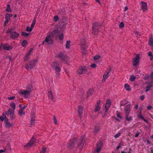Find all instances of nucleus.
Listing matches in <instances>:
<instances>
[{
    "label": "nucleus",
    "mask_w": 153,
    "mask_h": 153,
    "mask_svg": "<svg viewBox=\"0 0 153 153\" xmlns=\"http://www.w3.org/2000/svg\"><path fill=\"white\" fill-rule=\"evenodd\" d=\"M37 62L38 60L36 59H35L30 61L25 65V68L27 70H29L33 68Z\"/></svg>",
    "instance_id": "nucleus-1"
},
{
    "label": "nucleus",
    "mask_w": 153,
    "mask_h": 153,
    "mask_svg": "<svg viewBox=\"0 0 153 153\" xmlns=\"http://www.w3.org/2000/svg\"><path fill=\"white\" fill-rule=\"evenodd\" d=\"M53 43V36L51 34L47 36L42 43L43 45L52 44Z\"/></svg>",
    "instance_id": "nucleus-2"
},
{
    "label": "nucleus",
    "mask_w": 153,
    "mask_h": 153,
    "mask_svg": "<svg viewBox=\"0 0 153 153\" xmlns=\"http://www.w3.org/2000/svg\"><path fill=\"white\" fill-rule=\"evenodd\" d=\"M51 66L56 72H59L60 71V68L59 66L58 63L57 62H53L51 65Z\"/></svg>",
    "instance_id": "nucleus-3"
},
{
    "label": "nucleus",
    "mask_w": 153,
    "mask_h": 153,
    "mask_svg": "<svg viewBox=\"0 0 153 153\" xmlns=\"http://www.w3.org/2000/svg\"><path fill=\"white\" fill-rule=\"evenodd\" d=\"M140 60V57L139 55L137 54L133 59L132 63L134 66H137L139 63Z\"/></svg>",
    "instance_id": "nucleus-4"
},
{
    "label": "nucleus",
    "mask_w": 153,
    "mask_h": 153,
    "mask_svg": "<svg viewBox=\"0 0 153 153\" xmlns=\"http://www.w3.org/2000/svg\"><path fill=\"white\" fill-rule=\"evenodd\" d=\"M31 92V91L21 90L19 91V93L23 95L26 97H28Z\"/></svg>",
    "instance_id": "nucleus-5"
},
{
    "label": "nucleus",
    "mask_w": 153,
    "mask_h": 153,
    "mask_svg": "<svg viewBox=\"0 0 153 153\" xmlns=\"http://www.w3.org/2000/svg\"><path fill=\"white\" fill-rule=\"evenodd\" d=\"M141 7L144 12L146 11L147 10V3L143 1L141 2Z\"/></svg>",
    "instance_id": "nucleus-6"
},
{
    "label": "nucleus",
    "mask_w": 153,
    "mask_h": 153,
    "mask_svg": "<svg viewBox=\"0 0 153 153\" xmlns=\"http://www.w3.org/2000/svg\"><path fill=\"white\" fill-rule=\"evenodd\" d=\"M14 110L11 109V108H10L8 110L7 112L6 113L8 116H10V118L11 119H13L14 118Z\"/></svg>",
    "instance_id": "nucleus-7"
},
{
    "label": "nucleus",
    "mask_w": 153,
    "mask_h": 153,
    "mask_svg": "<svg viewBox=\"0 0 153 153\" xmlns=\"http://www.w3.org/2000/svg\"><path fill=\"white\" fill-rule=\"evenodd\" d=\"M111 104V101L110 99H108L106 101L105 105V112H107L110 108Z\"/></svg>",
    "instance_id": "nucleus-8"
},
{
    "label": "nucleus",
    "mask_w": 153,
    "mask_h": 153,
    "mask_svg": "<svg viewBox=\"0 0 153 153\" xmlns=\"http://www.w3.org/2000/svg\"><path fill=\"white\" fill-rule=\"evenodd\" d=\"M86 67L85 66H83L80 67L78 70L77 72L78 74H82L85 72L86 71Z\"/></svg>",
    "instance_id": "nucleus-9"
},
{
    "label": "nucleus",
    "mask_w": 153,
    "mask_h": 153,
    "mask_svg": "<svg viewBox=\"0 0 153 153\" xmlns=\"http://www.w3.org/2000/svg\"><path fill=\"white\" fill-rule=\"evenodd\" d=\"M110 70H107L106 71V74H105L103 75V79L102 80V82H104L105 80L107 79L109 76V74L110 73Z\"/></svg>",
    "instance_id": "nucleus-10"
},
{
    "label": "nucleus",
    "mask_w": 153,
    "mask_h": 153,
    "mask_svg": "<svg viewBox=\"0 0 153 153\" xmlns=\"http://www.w3.org/2000/svg\"><path fill=\"white\" fill-rule=\"evenodd\" d=\"M10 36L12 38L15 39L18 38L19 36V34L16 32H13L11 33Z\"/></svg>",
    "instance_id": "nucleus-11"
},
{
    "label": "nucleus",
    "mask_w": 153,
    "mask_h": 153,
    "mask_svg": "<svg viewBox=\"0 0 153 153\" xmlns=\"http://www.w3.org/2000/svg\"><path fill=\"white\" fill-rule=\"evenodd\" d=\"M85 142L84 140H82L78 144V148L80 150H81L85 145Z\"/></svg>",
    "instance_id": "nucleus-12"
},
{
    "label": "nucleus",
    "mask_w": 153,
    "mask_h": 153,
    "mask_svg": "<svg viewBox=\"0 0 153 153\" xmlns=\"http://www.w3.org/2000/svg\"><path fill=\"white\" fill-rule=\"evenodd\" d=\"M49 150L45 146H43L40 153H48Z\"/></svg>",
    "instance_id": "nucleus-13"
},
{
    "label": "nucleus",
    "mask_w": 153,
    "mask_h": 153,
    "mask_svg": "<svg viewBox=\"0 0 153 153\" xmlns=\"http://www.w3.org/2000/svg\"><path fill=\"white\" fill-rule=\"evenodd\" d=\"M12 15L11 14H7L6 15L5 19L6 21L4 22V25H6L9 22L10 19V18L11 17Z\"/></svg>",
    "instance_id": "nucleus-14"
},
{
    "label": "nucleus",
    "mask_w": 153,
    "mask_h": 153,
    "mask_svg": "<svg viewBox=\"0 0 153 153\" xmlns=\"http://www.w3.org/2000/svg\"><path fill=\"white\" fill-rule=\"evenodd\" d=\"M120 104L121 105H126V106L128 105H130V102L128 101L124 100L121 101Z\"/></svg>",
    "instance_id": "nucleus-15"
},
{
    "label": "nucleus",
    "mask_w": 153,
    "mask_h": 153,
    "mask_svg": "<svg viewBox=\"0 0 153 153\" xmlns=\"http://www.w3.org/2000/svg\"><path fill=\"white\" fill-rule=\"evenodd\" d=\"M102 149V144L100 143L99 144H98L95 150V152L96 153H98L101 151Z\"/></svg>",
    "instance_id": "nucleus-16"
},
{
    "label": "nucleus",
    "mask_w": 153,
    "mask_h": 153,
    "mask_svg": "<svg viewBox=\"0 0 153 153\" xmlns=\"http://www.w3.org/2000/svg\"><path fill=\"white\" fill-rule=\"evenodd\" d=\"M36 139L35 138L32 137L29 143L27 144V146H30L35 142Z\"/></svg>",
    "instance_id": "nucleus-17"
},
{
    "label": "nucleus",
    "mask_w": 153,
    "mask_h": 153,
    "mask_svg": "<svg viewBox=\"0 0 153 153\" xmlns=\"http://www.w3.org/2000/svg\"><path fill=\"white\" fill-rule=\"evenodd\" d=\"M125 114H129L130 111V105L126 106L125 108Z\"/></svg>",
    "instance_id": "nucleus-18"
},
{
    "label": "nucleus",
    "mask_w": 153,
    "mask_h": 153,
    "mask_svg": "<svg viewBox=\"0 0 153 153\" xmlns=\"http://www.w3.org/2000/svg\"><path fill=\"white\" fill-rule=\"evenodd\" d=\"M83 108L82 107L79 106L78 107V113L80 116H81L82 114Z\"/></svg>",
    "instance_id": "nucleus-19"
},
{
    "label": "nucleus",
    "mask_w": 153,
    "mask_h": 153,
    "mask_svg": "<svg viewBox=\"0 0 153 153\" xmlns=\"http://www.w3.org/2000/svg\"><path fill=\"white\" fill-rule=\"evenodd\" d=\"M124 87L126 90L128 91H130L131 90L129 85L128 83L125 84L124 85Z\"/></svg>",
    "instance_id": "nucleus-20"
},
{
    "label": "nucleus",
    "mask_w": 153,
    "mask_h": 153,
    "mask_svg": "<svg viewBox=\"0 0 153 153\" xmlns=\"http://www.w3.org/2000/svg\"><path fill=\"white\" fill-rule=\"evenodd\" d=\"M8 119L6 117L5 114H3L0 117V120L1 121H4L5 122L6 120H7Z\"/></svg>",
    "instance_id": "nucleus-21"
},
{
    "label": "nucleus",
    "mask_w": 153,
    "mask_h": 153,
    "mask_svg": "<svg viewBox=\"0 0 153 153\" xmlns=\"http://www.w3.org/2000/svg\"><path fill=\"white\" fill-rule=\"evenodd\" d=\"M125 119L126 120L129 121H131L132 120V118L131 117L129 116V114H125Z\"/></svg>",
    "instance_id": "nucleus-22"
},
{
    "label": "nucleus",
    "mask_w": 153,
    "mask_h": 153,
    "mask_svg": "<svg viewBox=\"0 0 153 153\" xmlns=\"http://www.w3.org/2000/svg\"><path fill=\"white\" fill-rule=\"evenodd\" d=\"M5 126L8 128H9L12 126L13 125L12 124L9 122L8 120H6L5 122Z\"/></svg>",
    "instance_id": "nucleus-23"
},
{
    "label": "nucleus",
    "mask_w": 153,
    "mask_h": 153,
    "mask_svg": "<svg viewBox=\"0 0 153 153\" xmlns=\"http://www.w3.org/2000/svg\"><path fill=\"white\" fill-rule=\"evenodd\" d=\"M148 44L149 45L153 47V39L152 37H150L149 38Z\"/></svg>",
    "instance_id": "nucleus-24"
},
{
    "label": "nucleus",
    "mask_w": 153,
    "mask_h": 153,
    "mask_svg": "<svg viewBox=\"0 0 153 153\" xmlns=\"http://www.w3.org/2000/svg\"><path fill=\"white\" fill-rule=\"evenodd\" d=\"M10 105L11 108H10L11 109L15 110L16 108V105L14 102L10 103Z\"/></svg>",
    "instance_id": "nucleus-25"
},
{
    "label": "nucleus",
    "mask_w": 153,
    "mask_h": 153,
    "mask_svg": "<svg viewBox=\"0 0 153 153\" xmlns=\"http://www.w3.org/2000/svg\"><path fill=\"white\" fill-rule=\"evenodd\" d=\"M18 114L20 116H22L25 114V113L23 111V108H22L19 110Z\"/></svg>",
    "instance_id": "nucleus-26"
},
{
    "label": "nucleus",
    "mask_w": 153,
    "mask_h": 153,
    "mask_svg": "<svg viewBox=\"0 0 153 153\" xmlns=\"http://www.w3.org/2000/svg\"><path fill=\"white\" fill-rule=\"evenodd\" d=\"M68 58L66 56L64 57L63 58V62L64 63H66L68 62Z\"/></svg>",
    "instance_id": "nucleus-27"
},
{
    "label": "nucleus",
    "mask_w": 153,
    "mask_h": 153,
    "mask_svg": "<svg viewBox=\"0 0 153 153\" xmlns=\"http://www.w3.org/2000/svg\"><path fill=\"white\" fill-rule=\"evenodd\" d=\"M100 105H96L95 106V108L94 109V111L95 112H97L99 111L100 109Z\"/></svg>",
    "instance_id": "nucleus-28"
},
{
    "label": "nucleus",
    "mask_w": 153,
    "mask_h": 153,
    "mask_svg": "<svg viewBox=\"0 0 153 153\" xmlns=\"http://www.w3.org/2000/svg\"><path fill=\"white\" fill-rule=\"evenodd\" d=\"M94 92V91L92 89H90L89 90L87 93V97H89V96L93 94Z\"/></svg>",
    "instance_id": "nucleus-29"
},
{
    "label": "nucleus",
    "mask_w": 153,
    "mask_h": 153,
    "mask_svg": "<svg viewBox=\"0 0 153 153\" xmlns=\"http://www.w3.org/2000/svg\"><path fill=\"white\" fill-rule=\"evenodd\" d=\"M148 56L149 57L150 60L152 61L153 60V55L151 52H149Z\"/></svg>",
    "instance_id": "nucleus-30"
},
{
    "label": "nucleus",
    "mask_w": 153,
    "mask_h": 153,
    "mask_svg": "<svg viewBox=\"0 0 153 153\" xmlns=\"http://www.w3.org/2000/svg\"><path fill=\"white\" fill-rule=\"evenodd\" d=\"M58 32L59 30H55L52 32L51 35H52V36H53L56 35V34L57 33H58Z\"/></svg>",
    "instance_id": "nucleus-31"
},
{
    "label": "nucleus",
    "mask_w": 153,
    "mask_h": 153,
    "mask_svg": "<svg viewBox=\"0 0 153 153\" xmlns=\"http://www.w3.org/2000/svg\"><path fill=\"white\" fill-rule=\"evenodd\" d=\"M27 44V42L26 40H24L22 43V45L23 47H25Z\"/></svg>",
    "instance_id": "nucleus-32"
},
{
    "label": "nucleus",
    "mask_w": 153,
    "mask_h": 153,
    "mask_svg": "<svg viewBox=\"0 0 153 153\" xmlns=\"http://www.w3.org/2000/svg\"><path fill=\"white\" fill-rule=\"evenodd\" d=\"M87 43H85L84 44H82L81 46V48L82 49H85L87 48Z\"/></svg>",
    "instance_id": "nucleus-33"
},
{
    "label": "nucleus",
    "mask_w": 153,
    "mask_h": 153,
    "mask_svg": "<svg viewBox=\"0 0 153 153\" xmlns=\"http://www.w3.org/2000/svg\"><path fill=\"white\" fill-rule=\"evenodd\" d=\"M71 42L70 41H66V47L67 48H69L70 47Z\"/></svg>",
    "instance_id": "nucleus-34"
},
{
    "label": "nucleus",
    "mask_w": 153,
    "mask_h": 153,
    "mask_svg": "<svg viewBox=\"0 0 153 153\" xmlns=\"http://www.w3.org/2000/svg\"><path fill=\"white\" fill-rule=\"evenodd\" d=\"M136 79V77L134 76H131L129 78L130 80L132 82L134 81Z\"/></svg>",
    "instance_id": "nucleus-35"
},
{
    "label": "nucleus",
    "mask_w": 153,
    "mask_h": 153,
    "mask_svg": "<svg viewBox=\"0 0 153 153\" xmlns=\"http://www.w3.org/2000/svg\"><path fill=\"white\" fill-rule=\"evenodd\" d=\"M100 56L99 55H96L94 57V59L95 60H96L100 59Z\"/></svg>",
    "instance_id": "nucleus-36"
},
{
    "label": "nucleus",
    "mask_w": 153,
    "mask_h": 153,
    "mask_svg": "<svg viewBox=\"0 0 153 153\" xmlns=\"http://www.w3.org/2000/svg\"><path fill=\"white\" fill-rule=\"evenodd\" d=\"M124 26V25L123 22H121L119 24V27L120 28H123Z\"/></svg>",
    "instance_id": "nucleus-37"
},
{
    "label": "nucleus",
    "mask_w": 153,
    "mask_h": 153,
    "mask_svg": "<svg viewBox=\"0 0 153 153\" xmlns=\"http://www.w3.org/2000/svg\"><path fill=\"white\" fill-rule=\"evenodd\" d=\"M22 35L24 36H29V34L28 33L22 32Z\"/></svg>",
    "instance_id": "nucleus-38"
},
{
    "label": "nucleus",
    "mask_w": 153,
    "mask_h": 153,
    "mask_svg": "<svg viewBox=\"0 0 153 153\" xmlns=\"http://www.w3.org/2000/svg\"><path fill=\"white\" fill-rule=\"evenodd\" d=\"M6 11L7 12H10L11 11V10L10 8V5H7V8L6 10Z\"/></svg>",
    "instance_id": "nucleus-39"
},
{
    "label": "nucleus",
    "mask_w": 153,
    "mask_h": 153,
    "mask_svg": "<svg viewBox=\"0 0 153 153\" xmlns=\"http://www.w3.org/2000/svg\"><path fill=\"white\" fill-rule=\"evenodd\" d=\"M59 20V17L57 16H55L53 18V20L56 22L58 21Z\"/></svg>",
    "instance_id": "nucleus-40"
},
{
    "label": "nucleus",
    "mask_w": 153,
    "mask_h": 153,
    "mask_svg": "<svg viewBox=\"0 0 153 153\" xmlns=\"http://www.w3.org/2000/svg\"><path fill=\"white\" fill-rule=\"evenodd\" d=\"M33 28L31 27H27L26 28V30L27 31L31 32L33 30Z\"/></svg>",
    "instance_id": "nucleus-41"
},
{
    "label": "nucleus",
    "mask_w": 153,
    "mask_h": 153,
    "mask_svg": "<svg viewBox=\"0 0 153 153\" xmlns=\"http://www.w3.org/2000/svg\"><path fill=\"white\" fill-rule=\"evenodd\" d=\"M48 94L49 97L51 99H53V95L52 92L51 91H49L48 92Z\"/></svg>",
    "instance_id": "nucleus-42"
},
{
    "label": "nucleus",
    "mask_w": 153,
    "mask_h": 153,
    "mask_svg": "<svg viewBox=\"0 0 153 153\" xmlns=\"http://www.w3.org/2000/svg\"><path fill=\"white\" fill-rule=\"evenodd\" d=\"M35 22H36V20L35 19H34L33 20V21L32 23V24L31 25V26H30V27H32L33 29V27L35 24Z\"/></svg>",
    "instance_id": "nucleus-43"
},
{
    "label": "nucleus",
    "mask_w": 153,
    "mask_h": 153,
    "mask_svg": "<svg viewBox=\"0 0 153 153\" xmlns=\"http://www.w3.org/2000/svg\"><path fill=\"white\" fill-rule=\"evenodd\" d=\"M137 117L139 118H141L142 119H143V117L142 116L141 113H140L138 115H137Z\"/></svg>",
    "instance_id": "nucleus-44"
},
{
    "label": "nucleus",
    "mask_w": 153,
    "mask_h": 153,
    "mask_svg": "<svg viewBox=\"0 0 153 153\" xmlns=\"http://www.w3.org/2000/svg\"><path fill=\"white\" fill-rule=\"evenodd\" d=\"M120 132H118L114 135V137L115 138H117L119 137L120 136Z\"/></svg>",
    "instance_id": "nucleus-45"
},
{
    "label": "nucleus",
    "mask_w": 153,
    "mask_h": 153,
    "mask_svg": "<svg viewBox=\"0 0 153 153\" xmlns=\"http://www.w3.org/2000/svg\"><path fill=\"white\" fill-rule=\"evenodd\" d=\"M71 142L73 144H75L76 143V139L73 140L71 141Z\"/></svg>",
    "instance_id": "nucleus-46"
},
{
    "label": "nucleus",
    "mask_w": 153,
    "mask_h": 153,
    "mask_svg": "<svg viewBox=\"0 0 153 153\" xmlns=\"http://www.w3.org/2000/svg\"><path fill=\"white\" fill-rule=\"evenodd\" d=\"M63 37V35L62 34H60L59 36V39L60 40H62Z\"/></svg>",
    "instance_id": "nucleus-47"
},
{
    "label": "nucleus",
    "mask_w": 153,
    "mask_h": 153,
    "mask_svg": "<svg viewBox=\"0 0 153 153\" xmlns=\"http://www.w3.org/2000/svg\"><path fill=\"white\" fill-rule=\"evenodd\" d=\"M91 67L93 68H95L97 67V65L93 63L91 65Z\"/></svg>",
    "instance_id": "nucleus-48"
},
{
    "label": "nucleus",
    "mask_w": 153,
    "mask_h": 153,
    "mask_svg": "<svg viewBox=\"0 0 153 153\" xmlns=\"http://www.w3.org/2000/svg\"><path fill=\"white\" fill-rule=\"evenodd\" d=\"M53 121L54 123L56 125H57V120L55 117H54Z\"/></svg>",
    "instance_id": "nucleus-49"
},
{
    "label": "nucleus",
    "mask_w": 153,
    "mask_h": 153,
    "mask_svg": "<svg viewBox=\"0 0 153 153\" xmlns=\"http://www.w3.org/2000/svg\"><path fill=\"white\" fill-rule=\"evenodd\" d=\"M63 54L62 53H59L58 56L60 58H61L63 56Z\"/></svg>",
    "instance_id": "nucleus-50"
},
{
    "label": "nucleus",
    "mask_w": 153,
    "mask_h": 153,
    "mask_svg": "<svg viewBox=\"0 0 153 153\" xmlns=\"http://www.w3.org/2000/svg\"><path fill=\"white\" fill-rule=\"evenodd\" d=\"M14 98H15L14 97H8V99L9 100H13V99H14Z\"/></svg>",
    "instance_id": "nucleus-51"
},
{
    "label": "nucleus",
    "mask_w": 153,
    "mask_h": 153,
    "mask_svg": "<svg viewBox=\"0 0 153 153\" xmlns=\"http://www.w3.org/2000/svg\"><path fill=\"white\" fill-rule=\"evenodd\" d=\"M145 98V96L144 95H142L140 97V99L141 100H143Z\"/></svg>",
    "instance_id": "nucleus-52"
},
{
    "label": "nucleus",
    "mask_w": 153,
    "mask_h": 153,
    "mask_svg": "<svg viewBox=\"0 0 153 153\" xmlns=\"http://www.w3.org/2000/svg\"><path fill=\"white\" fill-rule=\"evenodd\" d=\"M151 87V86H149V87H146V89H147L146 90V92H147L149 90Z\"/></svg>",
    "instance_id": "nucleus-53"
},
{
    "label": "nucleus",
    "mask_w": 153,
    "mask_h": 153,
    "mask_svg": "<svg viewBox=\"0 0 153 153\" xmlns=\"http://www.w3.org/2000/svg\"><path fill=\"white\" fill-rule=\"evenodd\" d=\"M128 7H127L126 6V7H125L123 11H126L128 10Z\"/></svg>",
    "instance_id": "nucleus-54"
},
{
    "label": "nucleus",
    "mask_w": 153,
    "mask_h": 153,
    "mask_svg": "<svg viewBox=\"0 0 153 153\" xmlns=\"http://www.w3.org/2000/svg\"><path fill=\"white\" fill-rule=\"evenodd\" d=\"M100 100H98L97 101V105H100Z\"/></svg>",
    "instance_id": "nucleus-55"
},
{
    "label": "nucleus",
    "mask_w": 153,
    "mask_h": 153,
    "mask_svg": "<svg viewBox=\"0 0 153 153\" xmlns=\"http://www.w3.org/2000/svg\"><path fill=\"white\" fill-rule=\"evenodd\" d=\"M152 108V107L151 105H149V106H148L147 107V108L148 110H150V109H151Z\"/></svg>",
    "instance_id": "nucleus-56"
},
{
    "label": "nucleus",
    "mask_w": 153,
    "mask_h": 153,
    "mask_svg": "<svg viewBox=\"0 0 153 153\" xmlns=\"http://www.w3.org/2000/svg\"><path fill=\"white\" fill-rule=\"evenodd\" d=\"M117 116L118 117L120 118V119H121L122 118H121V116H120V114H117Z\"/></svg>",
    "instance_id": "nucleus-57"
},
{
    "label": "nucleus",
    "mask_w": 153,
    "mask_h": 153,
    "mask_svg": "<svg viewBox=\"0 0 153 153\" xmlns=\"http://www.w3.org/2000/svg\"><path fill=\"white\" fill-rule=\"evenodd\" d=\"M135 34V35H137L138 34V32L137 31H135L134 32Z\"/></svg>",
    "instance_id": "nucleus-58"
},
{
    "label": "nucleus",
    "mask_w": 153,
    "mask_h": 153,
    "mask_svg": "<svg viewBox=\"0 0 153 153\" xmlns=\"http://www.w3.org/2000/svg\"><path fill=\"white\" fill-rule=\"evenodd\" d=\"M150 76L153 79V73H152L151 74Z\"/></svg>",
    "instance_id": "nucleus-59"
},
{
    "label": "nucleus",
    "mask_w": 153,
    "mask_h": 153,
    "mask_svg": "<svg viewBox=\"0 0 153 153\" xmlns=\"http://www.w3.org/2000/svg\"><path fill=\"white\" fill-rule=\"evenodd\" d=\"M97 1L99 4H100V0H96Z\"/></svg>",
    "instance_id": "nucleus-60"
},
{
    "label": "nucleus",
    "mask_w": 153,
    "mask_h": 153,
    "mask_svg": "<svg viewBox=\"0 0 153 153\" xmlns=\"http://www.w3.org/2000/svg\"><path fill=\"white\" fill-rule=\"evenodd\" d=\"M138 107V106L137 105H136L135 106V108L137 109V108Z\"/></svg>",
    "instance_id": "nucleus-61"
},
{
    "label": "nucleus",
    "mask_w": 153,
    "mask_h": 153,
    "mask_svg": "<svg viewBox=\"0 0 153 153\" xmlns=\"http://www.w3.org/2000/svg\"><path fill=\"white\" fill-rule=\"evenodd\" d=\"M4 152V151L2 150H0V153H1Z\"/></svg>",
    "instance_id": "nucleus-62"
},
{
    "label": "nucleus",
    "mask_w": 153,
    "mask_h": 153,
    "mask_svg": "<svg viewBox=\"0 0 153 153\" xmlns=\"http://www.w3.org/2000/svg\"><path fill=\"white\" fill-rule=\"evenodd\" d=\"M120 145H119V146H117V149H119V148H120Z\"/></svg>",
    "instance_id": "nucleus-63"
},
{
    "label": "nucleus",
    "mask_w": 153,
    "mask_h": 153,
    "mask_svg": "<svg viewBox=\"0 0 153 153\" xmlns=\"http://www.w3.org/2000/svg\"><path fill=\"white\" fill-rule=\"evenodd\" d=\"M138 134H137L135 135V137H137L138 136Z\"/></svg>",
    "instance_id": "nucleus-64"
}]
</instances>
